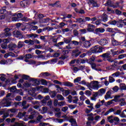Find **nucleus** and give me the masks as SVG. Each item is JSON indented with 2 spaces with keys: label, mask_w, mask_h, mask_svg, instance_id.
Returning <instances> with one entry per match:
<instances>
[{
  "label": "nucleus",
  "mask_w": 126,
  "mask_h": 126,
  "mask_svg": "<svg viewBox=\"0 0 126 126\" xmlns=\"http://www.w3.org/2000/svg\"><path fill=\"white\" fill-rule=\"evenodd\" d=\"M110 53H106L102 54L101 57L103 58V61L105 62H109V63H118V61L117 60H113L111 58H110Z\"/></svg>",
  "instance_id": "obj_1"
},
{
  "label": "nucleus",
  "mask_w": 126,
  "mask_h": 126,
  "mask_svg": "<svg viewBox=\"0 0 126 126\" xmlns=\"http://www.w3.org/2000/svg\"><path fill=\"white\" fill-rule=\"evenodd\" d=\"M9 101H12L11 98H4L2 100V103L3 105V107H8L11 106V102Z\"/></svg>",
  "instance_id": "obj_2"
},
{
  "label": "nucleus",
  "mask_w": 126,
  "mask_h": 126,
  "mask_svg": "<svg viewBox=\"0 0 126 126\" xmlns=\"http://www.w3.org/2000/svg\"><path fill=\"white\" fill-rule=\"evenodd\" d=\"M120 64H121V63H118V65L116 64V63L113 64V65L106 67V69H108L109 70H119L120 68H121V65Z\"/></svg>",
  "instance_id": "obj_3"
},
{
  "label": "nucleus",
  "mask_w": 126,
  "mask_h": 126,
  "mask_svg": "<svg viewBox=\"0 0 126 126\" xmlns=\"http://www.w3.org/2000/svg\"><path fill=\"white\" fill-rule=\"evenodd\" d=\"M4 32L1 34L0 37L1 38L3 37H10V36H11V33H10V32H9L10 31V29L7 28H5L4 30Z\"/></svg>",
  "instance_id": "obj_4"
},
{
  "label": "nucleus",
  "mask_w": 126,
  "mask_h": 126,
  "mask_svg": "<svg viewBox=\"0 0 126 126\" xmlns=\"http://www.w3.org/2000/svg\"><path fill=\"white\" fill-rule=\"evenodd\" d=\"M30 82H32V86H38L40 83V80L35 79V78H31L29 79Z\"/></svg>",
  "instance_id": "obj_5"
},
{
  "label": "nucleus",
  "mask_w": 126,
  "mask_h": 126,
  "mask_svg": "<svg viewBox=\"0 0 126 126\" xmlns=\"http://www.w3.org/2000/svg\"><path fill=\"white\" fill-rule=\"evenodd\" d=\"M26 104H27V101H26V100L23 101L22 102H18V106H19L20 107H23V109L24 110L28 109L29 108V106H30L29 104L26 105Z\"/></svg>",
  "instance_id": "obj_6"
},
{
  "label": "nucleus",
  "mask_w": 126,
  "mask_h": 126,
  "mask_svg": "<svg viewBox=\"0 0 126 126\" xmlns=\"http://www.w3.org/2000/svg\"><path fill=\"white\" fill-rule=\"evenodd\" d=\"M92 53L96 54V53H101L102 52V49L99 46H95L91 49Z\"/></svg>",
  "instance_id": "obj_7"
},
{
  "label": "nucleus",
  "mask_w": 126,
  "mask_h": 126,
  "mask_svg": "<svg viewBox=\"0 0 126 126\" xmlns=\"http://www.w3.org/2000/svg\"><path fill=\"white\" fill-rule=\"evenodd\" d=\"M90 64L91 65L92 69H94V70H96V71H102V69H98V66H100L101 64H98L97 65L96 63H90Z\"/></svg>",
  "instance_id": "obj_8"
},
{
  "label": "nucleus",
  "mask_w": 126,
  "mask_h": 126,
  "mask_svg": "<svg viewBox=\"0 0 126 126\" xmlns=\"http://www.w3.org/2000/svg\"><path fill=\"white\" fill-rule=\"evenodd\" d=\"M30 4V1L28 0H24L20 2L21 6L22 7H27L29 6Z\"/></svg>",
  "instance_id": "obj_9"
},
{
  "label": "nucleus",
  "mask_w": 126,
  "mask_h": 126,
  "mask_svg": "<svg viewBox=\"0 0 126 126\" xmlns=\"http://www.w3.org/2000/svg\"><path fill=\"white\" fill-rule=\"evenodd\" d=\"M114 121L116 122L115 123L114 125L115 126H118V125H119V123H120V118L118 117H115L113 119L109 120V123L110 124H113Z\"/></svg>",
  "instance_id": "obj_10"
},
{
  "label": "nucleus",
  "mask_w": 126,
  "mask_h": 126,
  "mask_svg": "<svg viewBox=\"0 0 126 126\" xmlns=\"http://www.w3.org/2000/svg\"><path fill=\"white\" fill-rule=\"evenodd\" d=\"M108 43H109V41H108V40L106 38H102L98 41V44H99L100 46H102V47L106 46Z\"/></svg>",
  "instance_id": "obj_11"
},
{
  "label": "nucleus",
  "mask_w": 126,
  "mask_h": 126,
  "mask_svg": "<svg viewBox=\"0 0 126 126\" xmlns=\"http://www.w3.org/2000/svg\"><path fill=\"white\" fill-rule=\"evenodd\" d=\"M119 98H121V95H117L114 97V99H112L111 101L112 102H122V101H126V99L122 98L120 99H119Z\"/></svg>",
  "instance_id": "obj_12"
},
{
  "label": "nucleus",
  "mask_w": 126,
  "mask_h": 126,
  "mask_svg": "<svg viewBox=\"0 0 126 126\" xmlns=\"http://www.w3.org/2000/svg\"><path fill=\"white\" fill-rule=\"evenodd\" d=\"M70 119L69 120V122L70 123L71 126H77V122L76 120L73 119V116H71Z\"/></svg>",
  "instance_id": "obj_13"
},
{
  "label": "nucleus",
  "mask_w": 126,
  "mask_h": 126,
  "mask_svg": "<svg viewBox=\"0 0 126 126\" xmlns=\"http://www.w3.org/2000/svg\"><path fill=\"white\" fill-rule=\"evenodd\" d=\"M95 82H96L97 83H98V81H91V83H87V85L86 86L87 87H88L89 90H90V91H92V85H93L94 84H95Z\"/></svg>",
  "instance_id": "obj_14"
},
{
  "label": "nucleus",
  "mask_w": 126,
  "mask_h": 126,
  "mask_svg": "<svg viewBox=\"0 0 126 126\" xmlns=\"http://www.w3.org/2000/svg\"><path fill=\"white\" fill-rule=\"evenodd\" d=\"M94 29H95V26L90 24H88V28L87 29L88 32H93V31H94Z\"/></svg>",
  "instance_id": "obj_15"
},
{
  "label": "nucleus",
  "mask_w": 126,
  "mask_h": 126,
  "mask_svg": "<svg viewBox=\"0 0 126 126\" xmlns=\"http://www.w3.org/2000/svg\"><path fill=\"white\" fill-rule=\"evenodd\" d=\"M73 56L77 58L79 55L81 54V51L78 49H75L72 51Z\"/></svg>",
  "instance_id": "obj_16"
},
{
  "label": "nucleus",
  "mask_w": 126,
  "mask_h": 126,
  "mask_svg": "<svg viewBox=\"0 0 126 126\" xmlns=\"http://www.w3.org/2000/svg\"><path fill=\"white\" fill-rule=\"evenodd\" d=\"M63 85H64V86H67V87H74L73 84L69 81L63 82Z\"/></svg>",
  "instance_id": "obj_17"
},
{
  "label": "nucleus",
  "mask_w": 126,
  "mask_h": 126,
  "mask_svg": "<svg viewBox=\"0 0 126 126\" xmlns=\"http://www.w3.org/2000/svg\"><path fill=\"white\" fill-rule=\"evenodd\" d=\"M50 75H51V74H50L49 72H42L40 74L39 77H43V78L47 79L46 77L50 76Z\"/></svg>",
  "instance_id": "obj_18"
},
{
  "label": "nucleus",
  "mask_w": 126,
  "mask_h": 126,
  "mask_svg": "<svg viewBox=\"0 0 126 126\" xmlns=\"http://www.w3.org/2000/svg\"><path fill=\"white\" fill-rule=\"evenodd\" d=\"M24 117H27L26 112H24L23 113L22 112H19L17 116V118H19V119H22Z\"/></svg>",
  "instance_id": "obj_19"
},
{
  "label": "nucleus",
  "mask_w": 126,
  "mask_h": 126,
  "mask_svg": "<svg viewBox=\"0 0 126 126\" xmlns=\"http://www.w3.org/2000/svg\"><path fill=\"white\" fill-rule=\"evenodd\" d=\"M95 34H99V33H104L105 32V29L102 28H97L95 31Z\"/></svg>",
  "instance_id": "obj_20"
},
{
  "label": "nucleus",
  "mask_w": 126,
  "mask_h": 126,
  "mask_svg": "<svg viewBox=\"0 0 126 126\" xmlns=\"http://www.w3.org/2000/svg\"><path fill=\"white\" fill-rule=\"evenodd\" d=\"M50 99V96L49 95H46L44 99L41 101V104H47V101H49Z\"/></svg>",
  "instance_id": "obj_21"
},
{
  "label": "nucleus",
  "mask_w": 126,
  "mask_h": 126,
  "mask_svg": "<svg viewBox=\"0 0 126 126\" xmlns=\"http://www.w3.org/2000/svg\"><path fill=\"white\" fill-rule=\"evenodd\" d=\"M87 117H89L87 118L88 121H94V116L93 113H91L90 114H88L87 115Z\"/></svg>",
  "instance_id": "obj_22"
},
{
  "label": "nucleus",
  "mask_w": 126,
  "mask_h": 126,
  "mask_svg": "<svg viewBox=\"0 0 126 126\" xmlns=\"http://www.w3.org/2000/svg\"><path fill=\"white\" fill-rule=\"evenodd\" d=\"M99 82L97 81V82H94V84L92 85V89L94 90H98L99 89Z\"/></svg>",
  "instance_id": "obj_23"
},
{
  "label": "nucleus",
  "mask_w": 126,
  "mask_h": 126,
  "mask_svg": "<svg viewBox=\"0 0 126 126\" xmlns=\"http://www.w3.org/2000/svg\"><path fill=\"white\" fill-rule=\"evenodd\" d=\"M8 48L9 51H13L16 48V44L13 43H10L8 45Z\"/></svg>",
  "instance_id": "obj_24"
},
{
  "label": "nucleus",
  "mask_w": 126,
  "mask_h": 126,
  "mask_svg": "<svg viewBox=\"0 0 126 126\" xmlns=\"http://www.w3.org/2000/svg\"><path fill=\"white\" fill-rule=\"evenodd\" d=\"M112 41V46H119V45H121V43L120 42H118V41L116 40L115 38H112L111 39Z\"/></svg>",
  "instance_id": "obj_25"
},
{
  "label": "nucleus",
  "mask_w": 126,
  "mask_h": 126,
  "mask_svg": "<svg viewBox=\"0 0 126 126\" xmlns=\"http://www.w3.org/2000/svg\"><path fill=\"white\" fill-rule=\"evenodd\" d=\"M13 35L15 36V37H17L18 38V37H21L22 36V34H21V32L18 31H15L13 32Z\"/></svg>",
  "instance_id": "obj_26"
},
{
  "label": "nucleus",
  "mask_w": 126,
  "mask_h": 126,
  "mask_svg": "<svg viewBox=\"0 0 126 126\" xmlns=\"http://www.w3.org/2000/svg\"><path fill=\"white\" fill-rule=\"evenodd\" d=\"M104 5H105V6H110V7H114V4H113V2L110 0H107L105 4H104Z\"/></svg>",
  "instance_id": "obj_27"
},
{
  "label": "nucleus",
  "mask_w": 126,
  "mask_h": 126,
  "mask_svg": "<svg viewBox=\"0 0 126 126\" xmlns=\"http://www.w3.org/2000/svg\"><path fill=\"white\" fill-rule=\"evenodd\" d=\"M88 3H91V4H92L93 6L94 7L98 6V4H97V2H96L95 0H89Z\"/></svg>",
  "instance_id": "obj_28"
},
{
  "label": "nucleus",
  "mask_w": 126,
  "mask_h": 126,
  "mask_svg": "<svg viewBox=\"0 0 126 126\" xmlns=\"http://www.w3.org/2000/svg\"><path fill=\"white\" fill-rule=\"evenodd\" d=\"M49 94L52 98H55L57 96V92L50 91Z\"/></svg>",
  "instance_id": "obj_29"
},
{
  "label": "nucleus",
  "mask_w": 126,
  "mask_h": 126,
  "mask_svg": "<svg viewBox=\"0 0 126 126\" xmlns=\"http://www.w3.org/2000/svg\"><path fill=\"white\" fill-rule=\"evenodd\" d=\"M76 22L77 23H85L86 22V21H85V19H82L81 18H76Z\"/></svg>",
  "instance_id": "obj_30"
},
{
  "label": "nucleus",
  "mask_w": 126,
  "mask_h": 126,
  "mask_svg": "<svg viewBox=\"0 0 126 126\" xmlns=\"http://www.w3.org/2000/svg\"><path fill=\"white\" fill-rule=\"evenodd\" d=\"M39 21L40 23H47L50 21V18H46L45 19H39Z\"/></svg>",
  "instance_id": "obj_31"
},
{
  "label": "nucleus",
  "mask_w": 126,
  "mask_h": 126,
  "mask_svg": "<svg viewBox=\"0 0 126 126\" xmlns=\"http://www.w3.org/2000/svg\"><path fill=\"white\" fill-rule=\"evenodd\" d=\"M83 46L85 48H89L91 46V43H90V41H86L84 43H83Z\"/></svg>",
  "instance_id": "obj_32"
},
{
  "label": "nucleus",
  "mask_w": 126,
  "mask_h": 126,
  "mask_svg": "<svg viewBox=\"0 0 126 126\" xmlns=\"http://www.w3.org/2000/svg\"><path fill=\"white\" fill-rule=\"evenodd\" d=\"M103 22H106L108 20V15H106V14H103L101 16V20Z\"/></svg>",
  "instance_id": "obj_33"
},
{
  "label": "nucleus",
  "mask_w": 126,
  "mask_h": 126,
  "mask_svg": "<svg viewBox=\"0 0 126 126\" xmlns=\"http://www.w3.org/2000/svg\"><path fill=\"white\" fill-rule=\"evenodd\" d=\"M96 61V60L95 59V57L94 56H92V58H91L89 60H88V62L89 63H95V62Z\"/></svg>",
  "instance_id": "obj_34"
},
{
  "label": "nucleus",
  "mask_w": 126,
  "mask_h": 126,
  "mask_svg": "<svg viewBox=\"0 0 126 126\" xmlns=\"http://www.w3.org/2000/svg\"><path fill=\"white\" fill-rule=\"evenodd\" d=\"M22 47H25V44H24V42L19 41L18 44L17 48L18 49H20V48H22Z\"/></svg>",
  "instance_id": "obj_35"
},
{
  "label": "nucleus",
  "mask_w": 126,
  "mask_h": 126,
  "mask_svg": "<svg viewBox=\"0 0 126 126\" xmlns=\"http://www.w3.org/2000/svg\"><path fill=\"white\" fill-rule=\"evenodd\" d=\"M13 61L12 60H11V59H9V60H7V61H5V60H1V61H0V63H13Z\"/></svg>",
  "instance_id": "obj_36"
},
{
  "label": "nucleus",
  "mask_w": 126,
  "mask_h": 126,
  "mask_svg": "<svg viewBox=\"0 0 126 126\" xmlns=\"http://www.w3.org/2000/svg\"><path fill=\"white\" fill-rule=\"evenodd\" d=\"M78 67H79V70H81L83 72H84V71L83 70H84L85 69H86V68H87L86 66H85L84 65H78Z\"/></svg>",
  "instance_id": "obj_37"
},
{
  "label": "nucleus",
  "mask_w": 126,
  "mask_h": 126,
  "mask_svg": "<svg viewBox=\"0 0 126 126\" xmlns=\"http://www.w3.org/2000/svg\"><path fill=\"white\" fill-rule=\"evenodd\" d=\"M64 93L65 94H63V95H64V97H66V96H68V95L70 94V92L69 90H65L64 91Z\"/></svg>",
  "instance_id": "obj_38"
},
{
  "label": "nucleus",
  "mask_w": 126,
  "mask_h": 126,
  "mask_svg": "<svg viewBox=\"0 0 126 126\" xmlns=\"http://www.w3.org/2000/svg\"><path fill=\"white\" fill-rule=\"evenodd\" d=\"M57 98L58 100H60V101H63L64 100V97H63L62 94H57Z\"/></svg>",
  "instance_id": "obj_39"
},
{
  "label": "nucleus",
  "mask_w": 126,
  "mask_h": 126,
  "mask_svg": "<svg viewBox=\"0 0 126 126\" xmlns=\"http://www.w3.org/2000/svg\"><path fill=\"white\" fill-rule=\"evenodd\" d=\"M22 78H23V79H24V80H29V79H30V76L29 75H23L22 76Z\"/></svg>",
  "instance_id": "obj_40"
},
{
  "label": "nucleus",
  "mask_w": 126,
  "mask_h": 126,
  "mask_svg": "<svg viewBox=\"0 0 126 126\" xmlns=\"http://www.w3.org/2000/svg\"><path fill=\"white\" fill-rule=\"evenodd\" d=\"M71 43L73 44V45H74V46H78V45H79V44L80 43L81 45V44H82V42H78L77 41H75V40H73L71 41Z\"/></svg>",
  "instance_id": "obj_41"
},
{
  "label": "nucleus",
  "mask_w": 126,
  "mask_h": 126,
  "mask_svg": "<svg viewBox=\"0 0 126 126\" xmlns=\"http://www.w3.org/2000/svg\"><path fill=\"white\" fill-rule=\"evenodd\" d=\"M120 87L121 90H122V91L126 90V85L125 84H123V83L120 84Z\"/></svg>",
  "instance_id": "obj_42"
},
{
  "label": "nucleus",
  "mask_w": 126,
  "mask_h": 126,
  "mask_svg": "<svg viewBox=\"0 0 126 126\" xmlns=\"http://www.w3.org/2000/svg\"><path fill=\"white\" fill-rule=\"evenodd\" d=\"M40 82L41 83L42 85H48V82L44 79H42L40 80Z\"/></svg>",
  "instance_id": "obj_43"
},
{
  "label": "nucleus",
  "mask_w": 126,
  "mask_h": 126,
  "mask_svg": "<svg viewBox=\"0 0 126 126\" xmlns=\"http://www.w3.org/2000/svg\"><path fill=\"white\" fill-rule=\"evenodd\" d=\"M34 115L32 114L29 116V117L28 118H26L24 121H25V122H27V121H28V120H33V119H34Z\"/></svg>",
  "instance_id": "obj_44"
},
{
  "label": "nucleus",
  "mask_w": 126,
  "mask_h": 126,
  "mask_svg": "<svg viewBox=\"0 0 126 126\" xmlns=\"http://www.w3.org/2000/svg\"><path fill=\"white\" fill-rule=\"evenodd\" d=\"M68 107L69 108V109H71V110H73V109H75V108L77 107V105H76V104H69L68 105Z\"/></svg>",
  "instance_id": "obj_45"
},
{
  "label": "nucleus",
  "mask_w": 126,
  "mask_h": 126,
  "mask_svg": "<svg viewBox=\"0 0 126 126\" xmlns=\"http://www.w3.org/2000/svg\"><path fill=\"white\" fill-rule=\"evenodd\" d=\"M123 2H124V1L123 0H121L120 2H116L115 3V5H114V8H116V7H120V3H123Z\"/></svg>",
  "instance_id": "obj_46"
},
{
  "label": "nucleus",
  "mask_w": 126,
  "mask_h": 126,
  "mask_svg": "<svg viewBox=\"0 0 126 126\" xmlns=\"http://www.w3.org/2000/svg\"><path fill=\"white\" fill-rule=\"evenodd\" d=\"M65 104H66L65 101H61L58 103V106H60V107H63V106H65Z\"/></svg>",
  "instance_id": "obj_47"
},
{
  "label": "nucleus",
  "mask_w": 126,
  "mask_h": 126,
  "mask_svg": "<svg viewBox=\"0 0 126 126\" xmlns=\"http://www.w3.org/2000/svg\"><path fill=\"white\" fill-rule=\"evenodd\" d=\"M81 80V77H77L74 80V83H79V81Z\"/></svg>",
  "instance_id": "obj_48"
},
{
  "label": "nucleus",
  "mask_w": 126,
  "mask_h": 126,
  "mask_svg": "<svg viewBox=\"0 0 126 126\" xmlns=\"http://www.w3.org/2000/svg\"><path fill=\"white\" fill-rule=\"evenodd\" d=\"M118 22H117L116 20H114L112 21H109L108 23V24H111V25H116L118 23Z\"/></svg>",
  "instance_id": "obj_49"
},
{
  "label": "nucleus",
  "mask_w": 126,
  "mask_h": 126,
  "mask_svg": "<svg viewBox=\"0 0 126 126\" xmlns=\"http://www.w3.org/2000/svg\"><path fill=\"white\" fill-rule=\"evenodd\" d=\"M80 63V61H79V60H76V59H74V60H72L70 62V63Z\"/></svg>",
  "instance_id": "obj_50"
},
{
  "label": "nucleus",
  "mask_w": 126,
  "mask_h": 126,
  "mask_svg": "<svg viewBox=\"0 0 126 126\" xmlns=\"http://www.w3.org/2000/svg\"><path fill=\"white\" fill-rule=\"evenodd\" d=\"M23 85L26 88H29V87H30V86H31V84L29 83H24V84H23Z\"/></svg>",
  "instance_id": "obj_51"
},
{
  "label": "nucleus",
  "mask_w": 126,
  "mask_h": 126,
  "mask_svg": "<svg viewBox=\"0 0 126 126\" xmlns=\"http://www.w3.org/2000/svg\"><path fill=\"white\" fill-rule=\"evenodd\" d=\"M15 125H16V126H26L24 125V124H23V122H22L21 123L16 122L15 123Z\"/></svg>",
  "instance_id": "obj_52"
},
{
  "label": "nucleus",
  "mask_w": 126,
  "mask_h": 126,
  "mask_svg": "<svg viewBox=\"0 0 126 126\" xmlns=\"http://www.w3.org/2000/svg\"><path fill=\"white\" fill-rule=\"evenodd\" d=\"M55 6L56 7H61V4L60 3V1H57L55 3H54Z\"/></svg>",
  "instance_id": "obj_53"
},
{
  "label": "nucleus",
  "mask_w": 126,
  "mask_h": 126,
  "mask_svg": "<svg viewBox=\"0 0 126 126\" xmlns=\"http://www.w3.org/2000/svg\"><path fill=\"white\" fill-rule=\"evenodd\" d=\"M46 37H48V35L40 36V39L43 40V42H46V41H47Z\"/></svg>",
  "instance_id": "obj_54"
},
{
  "label": "nucleus",
  "mask_w": 126,
  "mask_h": 126,
  "mask_svg": "<svg viewBox=\"0 0 126 126\" xmlns=\"http://www.w3.org/2000/svg\"><path fill=\"white\" fill-rule=\"evenodd\" d=\"M25 59H32V55L30 54H26L25 56Z\"/></svg>",
  "instance_id": "obj_55"
},
{
  "label": "nucleus",
  "mask_w": 126,
  "mask_h": 126,
  "mask_svg": "<svg viewBox=\"0 0 126 126\" xmlns=\"http://www.w3.org/2000/svg\"><path fill=\"white\" fill-rule=\"evenodd\" d=\"M100 93L101 94H105V93H106V89H100L99 90Z\"/></svg>",
  "instance_id": "obj_56"
},
{
  "label": "nucleus",
  "mask_w": 126,
  "mask_h": 126,
  "mask_svg": "<svg viewBox=\"0 0 126 126\" xmlns=\"http://www.w3.org/2000/svg\"><path fill=\"white\" fill-rule=\"evenodd\" d=\"M54 83H56V84H60V85H63V82H60L58 80H55L53 81Z\"/></svg>",
  "instance_id": "obj_57"
},
{
  "label": "nucleus",
  "mask_w": 126,
  "mask_h": 126,
  "mask_svg": "<svg viewBox=\"0 0 126 126\" xmlns=\"http://www.w3.org/2000/svg\"><path fill=\"white\" fill-rule=\"evenodd\" d=\"M85 94H86V95H87L88 96H91V95H92V93L91 92V91H90L89 90H87V91H86Z\"/></svg>",
  "instance_id": "obj_58"
},
{
  "label": "nucleus",
  "mask_w": 126,
  "mask_h": 126,
  "mask_svg": "<svg viewBox=\"0 0 126 126\" xmlns=\"http://www.w3.org/2000/svg\"><path fill=\"white\" fill-rule=\"evenodd\" d=\"M9 116V114H8V113H4L3 115L2 116V118H3V119H4L5 120V119L8 117Z\"/></svg>",
  "instance_id": "obj_59"
},
{
  "label": "nucleus",
  "mask_w": 126,
  "mask_h": 126,
  "mask_svg": "<svg viewBox=\"0 0 126 126\" xmlns=\"http://www.w3.org/2000/svg\"><path fill=\"white\" fill-rule=\"evenodd\" d=\"M23 17V15H22V13H19L17 14V18H18V19H19L20 18H22V17Z\"/></svg>",
  "instance_id": "obj_60"
},
{
  "label": "nucleus",
  "mask_w": 126,
  "mask_h": 126,
  "mask_svg": "<svg viewBox=\"0 0 126 126\" xmlns=\"http://www.w3.org/2000/svg\"><path fill=\"white\" fill-rule=\"evenodd\" d=\"M119 87H118L117 86H115L113 89L112 90H113V91H114V92H118V91H119Z\"/></svg>",
  "instance_id": "obj_61"
},
{
  "label": "nucleus",
  "mask_w": 126,
  "mask_h": 126,
  "mask_svg": "<svg viewBox=\"0 0 126 126\" xmlns=\"http://www.w3.org/2000/svg\"><path fill=\"white\" fill-rule=\"evenodd\" d=\"M115 81V78H113V77L109 76V82L110 83H113Z\"/></svg>",
  "instance_id": "obj_62"
},
{
  "label": "nucleus",
  "mask_w": 126,
  "mask_h": 126,
  "mask_svg": "<svg viewBox=\"0 0 126 126\" xmlns=\"http://www.w3.org/2000/svg\"><path fill=\"white\" fill-rule=\"evenodd\" d=\"M43 119V116L42 115H39L37 118L36 120L37 121H38V122H40L41 123V120Z\"/></svg>",
  "instance_id": "obj_63"
},
{
  "label": "nucleus",
  "mask_w": 126,
  "mask_h": 126,
  "mask_svg": "<svg viewBox=\"0 0 126 126\" xmlns=\"http://www.w3.org/2000/svg\"><path fill=\"white\" fill-rule=\"evenodd\" d=\"M15 100H16V101H21L22 98H21V96L20 95H18L15 98Z\"/></svg>",
  "instance_id": "obj_64"
}]
</instances>
